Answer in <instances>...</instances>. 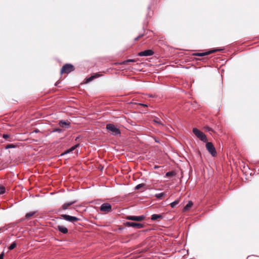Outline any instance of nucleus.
Here are the masks:
<instances>
[{
  "label": "nucleus",
  "mask_w": 259,
  "mask_h": 259,
  "mask_svg": "<svg viewBox=\"0 0 259 259\" xmlns=\"http://www.w3.org/2000/svg\"><path fill=\"white\" fill-rule=\"evenodd\" d=\"M4 229L3 228H0V231H4Z\"/></svg>",
  "instance_id": "33"
},
{
  "label": "nucleus",
  "mask_w": 259,
  "mask_h": 259,
  "mask_svg": "<svg viewBox=\"0 0 259 259\" xmlns=\"http://www.w3.org/2000/svg\"><path fill=\"white\" fill-rule=\"evenodd\" d=\"M164 194L163 193H160L155 194V197L158 199H161L162 197L164 196Z\"/></svg>",
  "instance_id": "22"
},
{
  "label": "nucleus",
  "mask_w": 259,
  "mask_h": 259,
  "mask_svg": "<svg viewBox=\"0 0 259 259\" xmlns=\"http://www.w3.org/2000/svg\"><path fill=\"white\" fill-rule=\"evenodd\" d=\"M78 145L77 144V145H75L72 146L69 149L66 150L63 153H62L61 154V155H64L65 154H68V153L73 151V150H74L78 147Z\"/></svg>",
  "instance_id": "14"
},
{
  "label": "nucleus",
  "mask_w": 259,
  "mask_h": 259,
  "mask_svg": "<svg viewBox=\"0 0 259 259\" xmlns=\"http://www.w3.org/2000/svg\"><path fill=\"white\" fill-rule=\"evenodd\" d=\"M154 54V51L152 50H146L138 53L139 56H150Z\"/></svg>",
  "instance_id": "9"
},
{
  "label": "nucleus",
  "mask_w": 259,
  "mask_h": 259,
  "mask_svg": "<svg viewBox=\"0 0 259 259\" xmlns=\"http://www.w3.org/2000/svg\"><path fill=\"white\" fill-rule=\"evenodd\" d=\"M5 192V188L2 186H0V194H3Z\"/></svg>",
  "instance_id": "23"
},
{
  "label": "nucleus",
  "mask_w": 259,
  "mask_h": 259,
  "mask_svg": "<svg viewBox=\"0 0 259 259\" xmlns=\"http://www.w3.org/2000/svg\"><path fill=\"white\" fill-rule=\"evenodd\" d=\"M106 128L112 132L113 135H119L120 134V131L119 128H117L114 124L109 123L106 125Z\"/></svg>",
  "instance_id": "2"
},
{
  "label": "nucleus",
  "mask_w": 259,
  "mask_h": 259,
  "mask_svg": "<svg viewBox=\"0 0 259 259\" xmlns=\"http://www.w3.org/2000/svg\"><path fill=\"white\" fill-rule=\"evenodd\" d=\"M61 217L64 220L69 222L74 223L79 220V219L75 217H73L67 214H62L61 215Z\"/></svg>",
  "instance_id": "7"
},
{
  "label": "nucleus",
  "mask_w": 259,
  "mask_h": 259,
  "mask_svg": "<svg viewBox=\"0 0 259 259\" xmlns=\"http://www.w3.org/2000/svg\"><path fill=\"white\" fill-rule=\"evenodd\" d=\"M15 147V146L13 144H8L6 146V149H10V148H14Z\"/></svg>",
  "instance_id": "26"
},
{
  "label": "nucleus",
  "mask_w": 259,
  "mask_h": 259,
  "mask_svg": "<svg viewBox=\"0 0 259 259\" xmlns=\"http://www.w3.org/2000/svg\"><path fill=\"white\" fill-rule=\"evenodd\" d=\"M205 143L207 150L213 157L217 155V151L213 144L211 142H207V141Z\"/></svg>",
  "instance_id": "3"
},
{
  "label": "nucleus",
  "mask_w": 259,
  "mask_h": 259,
  "mask_svg": "<svg viewBox=\"0 0 259 259\" xmlns=\"http://www.w3.org/2000/svg\"><path fill=\"white\" fill-rule=\"evenodd\" d=\"M163 217L161 214H153L151 216V220L152 221H156L158 219H162Z\"/></svg>",
  "instance_id": "15"
},
{
  "label": "nucleus",
  "mask_w": 259,
  "mask_h": 259,
  "mask_svg": "<svg viewBox=\"0 0 259 259\" xmlns=\"http://www.w3.org/2000/svg\"><path fill=\"white\" fill-rule=\"evenodd\" d=\"M36 211H31V212L27 213L25 214V219H27V220L29 219L30 218V217L34 215L36 213Z\"/></svg>",
  "instance_id": "18"
},
{
  "label": "nucleus",
  "mask_w": 259,
  "mask_h": 259,
  "mask_svg": "<svg viewBox=\"0 0 259 259\" xmlns=\"http://www.w3.org/2000/svg\"><path fill=\"white\" fill-rule=\"evenodd\" d=\"M16 243L14 242L9 247V250H12L14 248H15L16 247Z\"/></svg>",
  "instance_id": "21"
},
{
  "label": "nucleus",
  "mask_w": 259,
  "mask_h": 259,
  "mask_svg": "<svg viewBox=\"0 0 259 259\" xmlns=\"http://www.w3.org/2000/svg\"><path fill=\"white\" fill-rule=\"evenodd\" d=\"M221 50H211V51H207V52H205L204 53H195L194 55L196 56H200V57H202V56H206V55H208L211 53H214L217 51H220Z\"/></svg>",
  "instance_id": "10"
},
{
  "label": "nucleus",
  "mask_w": 259,
  "mask_h": 259,
  "mask_svg": "<svg viewBox=\"0 0 259 259\" xmlns=\"http://www.w3.org/2000/svg\"><path fill=\"white\" fill-rule=\"evenodd\" d=\"M74 70V66L70 64H66L62 68L60 73L68 74Z\"/></svg>",
  "instance_id": "4"
},
{
  "label": "nucleus",
  "mask_w": 259,
  "mask_h": 259,
  "mask_svg": "<svg viewBox=\"0 0 259 259\" xmlns=\"http://www.w3.org/2000/svg\"><path fill=\"white\" fill-rule=\"evenodd\" d=\"M140 105L143 106V107H147V105L146 104H140Z\"/></svg>",
  "instance_id": "32"
},
{
  "label": "nucleus",
  "mask_w": 259,
  "mask_h": 259,
  "mask_svg": "<svg viewBox=\"0 0 259 259\" xmlns=\"http://www.w3.org/2000/svg\"><path fill=\"white\" fill-rule=\"evenodd\" d=\"M144 186V184H138V185H137L135 187V190H138V189L141 188L142 187H143Z\"/></svg>",
  "instance_id": "24"
},
{
  "label": "nucleus",
  "mask_w": 259,
  "mask_h": 259,
  "mask_svg": "<svg viewBox=\"0 0 259 259\" xmlns=\"http://www.w3.org/2000/svg\"><path fill=\"white\" fill-rule=\"evenodd\" d=\"M100 210L102 212L107 213L112 211V206L110 203H104L100 206Z\"/></svg>",
  "instance_id": "5"
},
{
  "label": "nucleus",
  "mask_w": 259,
  "mask_h": 259,
  "mask_svg": "<svg viewBox=\"0 0 259 259\" xmlns=\"http://www.w3.org/2000/svg\"><path fill=\"white\" fill-rule=\"evenodd\" d=\"M53 132H58L61 133L63 132V130L61 128H56L53 131Z\"/></svg>",
  "instance_id": "25"
},
{
  "label": "nucleus",
  "mask_w": 259,
  "mask_h": 259,
  "mask_svg": "<svg viewBox=\"0 0 259 259\" xmlns=\"http://www.w3.org/2000/svg\"><path fill=\"white\" fill-rule=\"evenodd\" d=\"M135 60L134 59H128L126 61L124 62V63L125 64V62H135Z\"/></svg>",
  "instance_id": "28"
},
{
  "label": "nucleus",
  "mask_w": 259,
  "mask_h": 259,
  "mask_svg": "<svg viewBox=\"0 0 259 259\" xmlns=\"http://www.w3.org/2000/svg\"><path fill=\"white\" fill-rule=\"evenodd\" d=\"M75 202H76V201H72V202H68V203H65L62 205V208L63 210H66V209H68V207H69L71 205L74 204Z\"/></svg>",
  "instance_id": "13"
},
{
  "label": "nucleus",
  "mask_w": 259,
  "mask_h": 259,
  "mask_svg": "<svg viewBox=\"0 0 259 259\" xmlns=\"http://www.w3.org/2000/svg\"><path fill=\"white\" fill-rule=\"evenodd\" d=\"M155 142H158V140H155Z\"/></svg>",
  "instance_id": "34"
},
{
  "label": "nucleus",
  "mask_w": 259,
  "mask_h": 259,
  "mask_svg": "<svg viewBox=\"0 0 259 259\" xmlns=\"http://www.w3.org/2000/svg\"><path fill=\"white\" fill-rule=\"evenodd\" d=\"M56 229L63 234H67L68 232L67 228L61 225H58Z\"/></svg>",
  "instance_id": "12"
},
{
  "label": "nucleus",
  "mask_w": 259,
  "mask_h": 259,
  "mask_svg": "<svg viewBox=\"0 0 259 259\" xmlns=\"http://www.w3.org/2000/svg\"><path fill=\"white\" fill-rule=\"evenodd\" d=\"M193 202L191 201H189L188 203L186 205L184 208V211H187L189 209L193 206Z\"/></svg>",
  "instance_id": "17"
},
{
  "label": "nucleus",
  "mask_w": 259,
  "mask_h": 259,
  "mask_svg": "<svg viewBox=\"0 0 259 259\" xmlns=\"http://www.w3.org/2000/svg\"><path fill=\"white\" fill-rule=\"evenodd\" d=\"M145 216L143 215L139 216L127 215L126 217V219L127 220L141 222L145 220Z\"/></svg>",
  "instance_id": "6"
},
{
  "label": "nucleus",
  "mask_w": 259,
  "mask_h": 259,
  "mask_svg": "<svg viewBox=\"0 0 259 259\" xmlns=\"http://www.w3.org/2000/svg\"><path fill=\"white\" fill-rule=\"evenodd\" d=\"M153 121L157 123V124H160V125H163V123L162 122V120L159 118H155L153 119Z\"/></svg>",
  "instance_id": "19"
},
{
  "label": "nucleus",
  "mask_w": 259,
  "mask_h": 259,
  "mask_svg": "<svg viewBox=\"0 0 259 259\" xmlns=\"http://www.w3.org/2000/svg\"><path fill=\"white\" fill-rule=\"evenodd\" d=\"M9 137H10V136L9 135H7V134H4L3 136V137L4 138H5V139H7Z\"/></svg>",
  "instance_id": "29"
},
{
  "label": "nucleus",
  "mask_w": 259,
  "mask_h": 259,
  "mask_svg": "<svg viewBox=\"0 0 259 259\" xmlns=\"http://www.w3.org/2000/svg\"><path fill=\"white\" fill-rule=\"evenodd\" d=\"M193 133L201 141L203 142H206L207 141V138L206 135L200 130L197 128H193Z\"/></svg>",
  "instance_id": "1"
},
{
  "label": "nucleus",
  "mask_w": 259,
  "mask_h": 259,
  "mask_svg": "<svg viewBox=\"0 0 259 259\" xmlns=\"http://www.w3.org/2000/svg\"><path fill=\"white\" fill-rule=\"evenodd\" d=\"M174 176V172L172 171H168L166 173V176L167 177H171Z\"/></svg>",
  "instance_id": "27"
},
{
  "label": "nucleus",
  "mask_w": 259,
  "mask_h": 259,
  "mask_svg": "<svg viewBox=\"0 0 259 259\" xmlns=\"http://www.w3.org/2000/svg\"><path fill=\"white\" fill-rule=\"evenodd\" d=\"M155 142H158V140H155Z\"/></svg>",
  "instance_id": "35"
},
{
  "label": "nucleus",
  "mask_w": 259,
  "mask_h": 259,
  "mask_svg": "<svg viewBox=\"0 0 259 259\" xmlns=\"http://www.w3.org/2000/svg\"><path fill=\"white\" fill-rule=\"evenodd\" d=\"M142 36H143V35H142V34L139 35L138 37H137L136 38H135V40H138V39H139L140 37H141Z\"/></svg>",
  "instance_id": "30"
},
{
  "label": "nucleus",
  "mask_w": 259,
  "mask_h": 259,
  "mask_svg": "<svg viewBox=\"0 0 259 259\" xmlns=\"http://www.w3.org/2000/svg\"><path fill=\"white\" fill-rule=\"evenodd\" d=\"M100 76H101L100 74L96 73L95 75H92L91 77L87 78V82H90V81H92L94 78L99 77Z\"/></svg>",
  "instance_id": "16"
},
{
  "label": "nucleus",
  "mask_w": 259,
  "mask_h": 259,
  "mask_svg": "<svg viewBox=\"0 0 259 259\" xmlns=\"http://www.w3.org/2000/svg\"><path fill=\"white\" fill-rule=\"evenodd\" d=\"M180 202V200L179 199H177L175 201H174V202L170 203V206L172 207V208H174L176 207V206L179 204Z\"/></svg>",
  "instance_id": "20"
},
{
  "label": "nucleus",
  "mask_w": 259,
  "mask_h": 259,
  "mask_svg": "<svg viewBox=\"0 0 259 259\" xmlns=\"http://www.w3.org/2000/svg\"><path fill=\"white\" fill-rule=\"evenodd\" d=\"M125 225L127 227H132L134 228H137L138 229H141L144 227V225L141 223H134L131 222H127L125 223Z\"/></svg>",
  "instance_id": "8"
},
{
  "label": "nucleus",
  "mask_w": 259,
  "mask_h": 259,
  "mask_svg": "<svg viewBox=\"0 0 259 259\" xmlns=\"http://www.w3.org/2000/svg\"><path fill=\"white\" fill-rule=\"evenodd\" d=\"M59 125L62 127L69 128L70 127V122L62 120L59 121Z\"/></svg>",
  "instance_id": "11"
},
{
  "label": "nucleus",
  "mask_w": 259,
  "mask_h": 259,
  "mask_svg": "<svg viewBox=\"0 0 259 259\" xmlns=\"http://www.w3.org/2000/svg\"><path fill=\"white\" fill-rule=\"evenodd\" d=\"M4 258V253H2L0 254V259H3Z\"/></svg>",
  "instance_id": "31"
}]
</instances>
